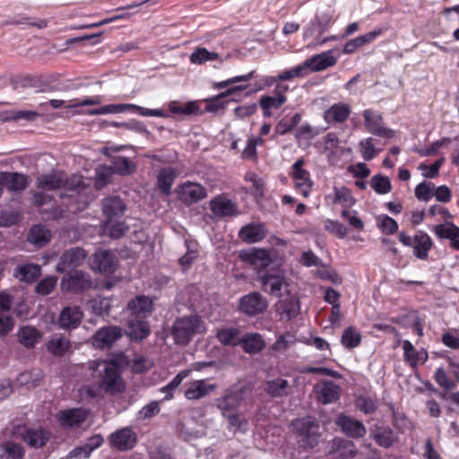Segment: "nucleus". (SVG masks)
Masks as SVG:
<instances>
[{
    "label": "nucleus",
    "mask_w": 459,
    "mask_h": 459,
    "mask_svg": "<svg viewBox=\"0 0 459 459\" xmlns=\"http://www.w3.org/2000/svg\"><path fill=\"white\" fill-rule=\"evenodd\" d=\"M221 416L228 420V423L230 428H234L236 430L242 432L247 430L248 421L239 411L230 412Z\"/></svg>",
    "instance_id": "obj_54"
},
{
    "label": "nucleus",
    "mask_w": 459,
    "mask_h": 459,
    "mask_svg": "<svg viewBox=\"0 0 459 459\" xmlns=\"http://www.w3.org/2000/svg\"><path fill=\"white\" fill-rule=\"evenodd\" d=\"M333 191V202L335 204H342V206H351L355 203V199L351 195V192L347 187H334Z\"/></svg>",
    "instance_id": "obj_57"
},
{
    "label": "nucleus",
    "mask_w": 459,
    "mask_h": 459,
    "mask_svg": "<svg viewBox=\"0 0 459 459\" xmlns=\"http://www.w3.org/2000/svg\"><path fill=\"white\" fill-rule=\"evenodd\" d=\"M176 171L172 168L161 169L157 176V186L164 195H169L171 186L176 179Z\"/></svg>",
    "instance_id": "obj_39"
},
{
    "label": "nucleus",
    "mask_w": 459,
    "mask_h": 459,
    "mask_svg": "<svg viewBox=\"0 0 459 459\" xmlns=\"http://www.w3.org/2000/svg\"><path fill=\"white\" fill-rule=\"evenodd\" d=\"M93 286L91 276L82 271H74L65 276L61 281V288L65 291L79 293Z\"/></svg>",
    "instance_id": "obj_10"
},
{
    "label": "nucleus",
    "mask_w": 459,
    "mask_h": 459,
    "mask_svg": "<svg viewBox=\"0 0 459 459\" xmlns=\"http://www.w3.org/2000/svg\"><path fill=\"white\" fill-rule=\"evenodd\" d=\"M333 23V12L330 10L316 13L304 28V39L313 38V41L320 39Z\"/></svg>",
    "instance_id": "obj_8"
},
{
    "label": "nucleus",
    "mask_w": 459,
    "mask_h": 459,
    "mask_svg": "<svg viewBox=\"0 0 459 459\" xmlns=\"http://www.w3.org/2000/svg\"><path fill=\"white\" fill-rule=\"evenodd\" d=\"M443 343L451 348L459 349V328L450 329L442 335Z\"/></svg>",
    "instance_id": "obj_63"
},
{
    "label": "nucleus",
    "mask_w": 459,
    "mask_h": 459,
    "mask_svg": "<svg viewBox=\"0 0 459 459\" xmlns=\"http://www.w3.org/2000/svg\"><path fill=\"white\" fill-rule=\"evenodd\" d=\"M238 346L246 353L257 354L265 347V342L260 333H247L241 335Z\"/></svg>",
    "instance_id": "obj_29"
},
{
    "label": "nucleus",
    "mask_w": 459,
    "mask_h": 459,
    "mask_svg": "<svg viewBox=\"0 0 459 459\" xmlns=\"http://www.w3.org/2000/svg\"><path fill=\"white\" fill-rule=\"evenodd\" d=\"M70 347V341L62 336H54L47 343L48 351L57 357L64 356Z\"/></svg>",
    "instance_id": "obj_45"
},
{
    "label": "nucleus",
    "mask_w": 459,
    "mask_h": 459,
    "mask_svg": "<svg viewBox=\"0 0 459 459\" xmlns=\"http://www.w3.org/2000/svg\"><path fill=\"white\" fill-rule=\"evenodd\" d=\"M86 256L87 254L85 250L81 247L69 248L60 255L56 264V271L63 273L70 270H74L83 264Z\"/></svg>",
    "instance_id": "obj_11"
},
{
    "label": "nucleus",
    "mask_w": 459,
    "mask_h": 459,
    "mask_svg": "<svg viewBox=\"0 0 459 459\" xmlns=\"http://www.w3.org/2000/svg\"><path fill=\"white\" fill-rule=\"evenodd\" d=\"M89 369L96 382L86 385L83 390L91 398L98 397L103 391L115 393V357L108 359H96L89 362Z\"/></svg>",
    "instance_id": "obj_2"
},
{
    "label": "nucleus",
    "mask_w": 459,
    "mask_h": 459,
    "mask_svg": "<svg viewBox=\"0 0 459 459\" xmlns=\"http://www.w3.org/2000/svg\"><path fill=\"white\" fill-rule=\"evenodd\" d=\"M267 307L266 298L257 291L244 295L238 301V310L249 317L264 314Z\"/></svg>",
    "instance_id": "obj_7"
},
{
    "label": "nucleus",
    "mask_w": 459,
    "mask_h": 459,
    "mask_svg": "<svg viewBox=\"0 0 459 459\" xmlns=\"http://www.w3.org/2000/svg\"><path fill=\"white\" fill-rule=\"evenodd\" d=\"M185 246L186 251L178 259V263L183 267V270L188 269L193 264V262L198 257L199 255L195 243L189 240H186Z\"/></svg>",
    "instance_id": "obj_48"
},
{
    "label": "nucleus",
    "mask_w": 459,
    "mask_h": 459,
    "mask_svg": "<svg viewBox=\"0 0 459 459\" xmlns=\"http://www.w3.org/2000/svg\"><path fill=\"white\" fill-rule=\"evenodd\" d=\"M300 310L299 300L295 296L288 297L276 305L277 313L288 320L296 317Z\"/></svg>",
    "instance_id": "obj_33"
},
{
    "label": "nucleus",
    "mask_w": 459,
    "mask_h": 459,
    "mask_svg": "<svg viewBox=\"0 0 459 459\" xmlns=\"http://www.w3.org/2000/svg\"><path fill=\"white\" fill-rule=\"evenodd\" d=\"M137 435L131 427L117 430V450L126 451L134 447Z\"/></svg>",
    "instance_id": "obj_38"
},
{
    "label": "nucleus",
    "mask_w": 459,
    "mask_h": 459,
    "mask_svg": "<svg viewBox=\"0 0 459 459\" xmlns=\"http://www.w3.org/2000/svg\"><path fill=\"white\" fill-rule=\"evenodd\" d=\"M124 149H129L130 154L128 156L117 155V174L126 176L130 175L136 169V163L134 160L136 158V152L131 146L117 145V153Z\"/></svg>",
    "instance_id": "obj_22"
},
{
    "label": "nucleus",
    "mask_w": 459,
    "mask_h": 459,
    "mask_svg": "<svg viewBox=\"0 0 459 459\" xmlns=\"http://www.w3.org/2000/svg\"><path fill=\"white\" fill-rule=\"evenodd\" d=\"M56 417L65 427L79 426L86 420V411L77 408L64 410L60 411Z\"/></svg>",
    "instance_id": "obj_34"
},
{
    "label": "nucleus",
    "mask_w": 459,
    "mask_h": 459,
    "mask_svg": "<svg viewBox=\"0 0 459 459\" xmlns=\"http://www.w3.org/2000/svg\"><path fill=\"white\" fill-rule=\"evenodd\" d=\"M169 108L173 114L189 116L201 113L200 108L196 101H188L182 104L178 101L173 100L169 103Z\"/></svg>",
    "instance_id": "obj_46"
},
{
    "label": "nucleus",
    "mask_w": 459,
    "mask_h": 459,
    "mask_svg": "<svg viewBox=\"0 0 459 459\" xmlns=\"http://www.w3.org/2000/svg\"><path fill=\"white\" fill-rule=\"evenodd\" d=\"M433 242L430 237L424 231L419 230L413 237V255L420 260H426L429 251L432 248Z\"/></svg>",
    "instance_id": "obj_28"
},
{
    "label": "nucleus",
    "mask_w": 459,
    "mask_h": 459,
    "mask_svg": "<svg viewBox=\"0 0 459 459\" xmlns=\"http://www.w3.org/2000/svg\"><path fill=\"white\" fill-rule=\"evenodd\" d=\"M258 281L264 292L275 297L281 296L282 288L286 285L284 272L278 266L260 273Z\"/></svg>",
    "instance_id": "obj_6"
},
{
    "label": "nucleus",
    "mask_w": 459,
    "mask_h": 459,
    "mask_svg": "<svg viewBox=\"0 0 459 459\" xmlns=\"http://www.w3.org/2000/svg\"><path fill=\"white\" fill-rule=\"evenodd\" d=\"M152 300L145 296H138L127 306V313L131 317L146 319L152 313Z\"/></svg>",
    "instance_id": "obj_21"
},
{
    "label": "nucleus",
    "mask_w": 459,
    "mask_h": 459,
    "mask_svg": "<svg viewBox=\"0 0 459 459\" xmlns=\"http://www.w3.org/2000/svg\"><path fill=\"white\" fill-rule=\"evenodd\" d=\"M0 182L10 191H23L28 186L27 177L19 173L3 172L0 174Z\"/></svg>",
    "instance_id": "obj_37"
},
{
    "label": "nucleus",
    "mask_w": 459,
    "mask_h": 459,
    "mask_svg": "<svg viewBox=\"0 0 459 459\" xmlns=\"http://www.w3.org/2000/svg\"><path fill=\"white\" fill-rule=\"evenodd\" d=\"M351 113V106L338 102L332 105L324 112V119L327 124H342L345 122Z\"/></svg>",
    "instance_id": "obj_25"
},
{
    "label": "nucleus",
    "mask_w": 459,
    "mask_h": 459,
    "mask_svg": "<svg viewBox=\"0 0 459 459\" xmlns=\"http://www.w3.org/2000/svg\"><path fill=\"white\" fill-rule=\"evenodd\" d=\"M41 274V267L34 264L19 265L15 268L14 276L22 281L33 282Z\"/></svg>",
    "instance_id": "obj_41"
},
{
    "label": "nucleus",
    "mask_w": 459,
    "mask_h": 459,
    "mask_svg": "<svg viewBox=\"0 0 459 459\" xmlns=\"http://www.w3.org/2000/svg\"><path fill=\"white\" fill-rule=\"evenodd\" d=\"M266 236V230L262 224L249 223L243 226L239 232V238L248 244H254L261 241Z\"/></svg>",
    "instance_id": "obj_27"
},
{
    "label": "nucleus",
    "mask_w": 459,
    "mask_h": 459,
    "mask_svg": "<svg viewBox=\"0 0 459 459\" xmlns=\"http://www.w3.org/2000/svg\"><path fill=\"white\" fill-rule=\"evenodd\" d=\"M205 331V324L197 315L184 316L175 319L170 333L177 345L186 346L195 335Z\"/></svg>",
    "instance_id": "obj_3"
},
{
    "label": "nucleus",
    "mask_w": 459,
    "mask_h": 459,
    "mask_svg": "<svg viewBox=\"0 0 459 459\" xmlns=\"http://www.w3.org/2000/svg\"><path fill=\"white\" fill-rule=\"evenodd\" d=\"M129 368L133 373L141 374L147 370L145 359L142 356H134V351L126 354L123 351H117V371L120 368Z\"/></svg>",
    "instance_id": "obj_14"
},
{
    "label": "nucleus",
    "mask_w": 459,
    "mask_h": 459,
    "mask_svg": "<svg viewBox=\"0 0 459 459\" xmlns=\"http://www.w3.org/2000/svg\"><path fill=\"white\" fill-rule=\"evenodd\" d=\"M435 381L437 385L446 390H453L456 387V382L450 379L443 368H438L435 372Z\"/></svg>",
    "instance_id": "obj_62"
},
{
    "label": "nucleus",
    "mask_w": 459,
    "mask_h": 459,
    "mask_svg": "<svg viewBox=\"0 0 459 459\" xmlns=\"http://www.w3.org/2000/svg\"><path fill=\"white\" fill-rule=\"evenodd\" d=\"M359 146L360 148L362 158L368 161L374 159L378 152L382 151V149H377L375 147V139L372 137L362 139L359 142Z\"/></svg>",
    "instance_id": "obj_52"
},
{
    "label": "nucleus",
    "mask_w": 459,
    "mask_h": 459,
    "mask_svg": "<svg viewBox=\"0 0 459 459\" xmlns=\"http://www.w3.org/2000/svg\"><path fill=\"white\" fill-rule=\"evenodd\" d=\"M247 391L245 386L230 387L221 397L215 399L214 405L221 415L238 411V408L247 398Z\"/></svg>",
    "instance_id": "obj_5"
},
{
    "label": "nucleus",
    "mask_w": 459,
    "mask_h": 459,
    "mask_svg": "<svg viewBox=\"0 0 459 459\" xmlns=\"http://www.w3.org/2000/svg\"><path fill=\"white\" fill-rule=\"evenodd\" d=\"M114 174L112 167H101L96 170L95 187L98 190L105 187L109 182Z\"/></svg>",
    "instance_id": "obj_56"
},
{
    "label": "nucleus",
    "mask_w": 459,
    "mask_h": 459,
    "mask_svg": "<svg viewBox=\"0 0 459 459\" xmlns=\"http://www.w3.org/2000/svg\"><path fill=\"white\" fill-rule=\"evenodd\" d=\"M308 74L307 64L301 63L290 69L284 70L277 75L280 81H288L297 77H305Z\"/></svg>",
    "instance_id": "obj_55"
},
{
    "label": "nucleus",
    "mask_w": 459,
    "mask_h": 459,
    "mask_svg": "<svg viewBox=\"0 0 459 459\" xmlns=\"http://www.w3.org/2000/svg\"><path fill=\"white\" fill-rule=\"evenodd\" d=\"M218 58L219 55L216 52L209 51L205 48H197L189 56L190 62L194 65H203Z\"/></svg>",
    "instance_id": "obj_47"
},
{
    "label": "nucleus",
    "mask_w": 459,
    "mask_h": 459,
    "mask_svg": "<svg viewBox=\"0 0 459 459\" xmlns=\"http://www.w3.org/2000/svg\"><path fill=\"white\" fill-rule=\"evenodd\" d=\"M27 239L30 243L42 247L50 241L51 232L43 225H36L30 229Z\"/></svg>",
    "instance_id": "obj_42"
},
{
    "label": "nucleus",
    "mask_w": 459,
    "mask_h": 459,
    "mask_svg": "<svg viewBox=\"0 0 459 459\" xmlns=\"http://www.w3.org/2000/svg\"><path fill=\"white\" fill-rule=\"evenodd\" d=\"M317 399L324 404L333 403L339 399L340 386L332 380H325L315 386Z\"/></svg>",
    "instance_id": "obj_24"
},
{
    "label": "nucleus",
    "mask_w": 459,
    "mask_h": 459,
    "mask_svg": "<svg viewBox=\"0 0 459 459\" xmlns=\"http://www.w3.org/2000/svg\"><path fill=\"white\" fill-rule=\"evenodd\" d=\"M102 211L105 220L102 221L103 234L115 237V198L108 197L102 202Z\"/></svg>",
    "instance_id": "obj_26"
},
{
    "label": "nucleus",
    "mask_w": 459,
    "mask_h": 459,
    "mask_svg": "<svg viewBox=\"0 0 459 459\" xmlns=\"http://www.w3.org/2000/svg\"><path fill=\"white\" fill-rule=\"evenodd\" d=\"M41 337L40 332L30 325L22 326L17 332L19 342L27 349H33Z\"/></svg>",
    "instance_id": "obj_36"
},
{
    "label": "nucleus",
    "mask_w": 459,
    "mask_h": 459,
    "mask_svg": "<svg viewBox=\"0 0 459 459\" xmlns=\"http://www.w3.org/2000/svg\"><path fill=\"white\" fill-rule=\"evenodd\" d=\"M287 101L286 96H262L260 98L259 105L263 109V115L264 117H270L272 116L271 109L280 108Z\"/></svg>",
    "instance_id": "obj_44"
},
{
    "label": "nucleus",
    "mask_w": 459,
    "mask_h": 459,
    "mask_svg": "<svg viewBox=\"0 0 459 459\" xmlns=\"http://www.w3.org/2000/svg\"><path fill=\"white\" fill-rule=\"evenodd\" d=\"M433 231L439 238H459V228L452 222L436 225Z\"/></svg>",
    "instance_id": "obj_50"
},
{
    "label": "nucleus",
    "mask_w": 459,
    "mask_h": 459,
    "mask_svg": "<svg viewBox=\"0 0 459 459\" xmlns=\"http://www.w3.org/2000/svg\"><path fill=\"white\" fill-rule=\"evenodd\" d=\"M188 376V371H181L173 379L160 388L161 393H165V400H170L173 398V391L178 388L182 383L183 379H185Z\"/></svg>",
    "instance_id": "obj_58"
},
{
    "label": "nucleus",
    "mask_w": 459,
    "mask_h": 459,
    "mask_svg": "<svg viewBox=\"0 0 459 459\" xmlns=\"http://www.w3.org/2000/svg\"><path fill=\"white\" fill-rule=\"evenodd\" d=\"M250 263L257 270L258 275L264 273L266 270L275 268L271 254L266 249H255L250 254Z\"/></svg>",
    "instance_id": "obj_31"
},
{
    "label": "nucleus",
    "mask_w": 459,
    "mask_h": 459,
    "mask_svg": "<svg viewBox=\"0 0 459 459\" xmlns=\"http://www.w3.org/2000/svg\"><path fill=\"white\" fill-rule=\"evenodd\" d=\"M215 385L206 384L205 380H196L190 383L185 391V396L188 400H197L204 397L209 393L214 391Z\"/></svg>",
    "instance_id": "obj_35"
},
{
    "label": "nucleus",
    "mask_w": 459,
    "mask_h": 459,
    "mask_svg": "<svg viewBox=\"0 0 459 459\" xmlns=\"http://www.w3.org/2000/svg\"><path fill=\"white\" fill-rule=\"evenodd\" d=\"M304 160L299 159L291 167V175L295 181V188L304 196L308 197L313 186L310 174L303 169Z\"/></svg>",
    "instance_id": "obj_12"
},
{
    "label": "nucleus",
    "mask_w": 459,
    "mask_h": 459,
    "mask_svg": "<svg viewBox=\"0 0 459 459\" xmlns=\"http://www.w3.org/2000/svg\"><path fill=\"white\" fill-rule=\"evenodd\" d=\"M247 87L248 84H239L227 89L224 92H221L215 98L211 99L206 104L205 110L208 112H217L222 109L224 108V102L222 99L226 97H233V100L238 101L239 99L235 98V96L238 95L241 91L247 90Z\"/></svg>",
    "instance_id": "obj_23"
},
{
    "label": "nucleus",
    "mask_w": 459,
    "mask_h": 459,
    "mask_svg": "<svg viewBox=\"0 0 459 459\" xmlns=\"http://www.w3.org/2000/svg\"><path fill=\"white\" fill-rule=\"evenodd\" d=\"M210 209L216 217L220 218L238 214L237 204L223 195H218L211 200Z\"/></svg>",
    "instance_id": "obj_20"
},
{
    "label": "nucleus",
    "mask_w": 459,
    "mask_h": 459,
    "mask_svg": "<svg viewBox=\"0 0 459 459\" xmlns=\"http://www.w3.org/2000/svg\"><path fill=\"white\" fill-rule=\"evenodd\" d=\"M361 342V335L356 328L350 326L346 328L342 334L341 342L347 349L358 347Z\"/></svg>",
    "instance_id": "obj_49"
},
{
    "label": "nucleus",
    "mask_w": 459,
    "mask_h": 459,
    "mask_svg": "<svg viewBox=\"0 0 459 459\" xmlns=\"http://www.w3.org/2000/svg\"><path fill=\"white\" fill-rule=\"evenodd\" d=\"M240 337V330L237 327H223L217 329L216 338L225 346H238Z\"/></svg>",
    "instance_id": "obj_40"
},
{
    "label": "nucleus",
    "mask_w": 459,
    "mask_h": 459,
    "mask_svg": "<svg viewBox=\"0 0 459 459\" xmlns=\"http://www.w3.org/2000/svg\"><path fill=\"white\" fill-rule=\"evenodd\" d=\"M333 49L327 50L305 60L303 63L307 64V73L320 72L334 65L337 62V58L333 56Z\"/></svg>",
    "instance_id": "obj_19"
},
{
    "label": "nucleus",
    "mask_w": 459,
    "mask_h": 459,
    "mask_svg": "<svg viewBox=\"0 0 459 459\" xmlns=\"http://www.w3.org/2000/svg\"><path fill=\"white\" fill-rule=\"evenodd\" d=\"M91 342L96 349H109L115 342V326L99 329L91 337Z\"/></svg>",
    "instance_id": "obj_32"
},
{
    "label": "nucleus",
    "mask_w": 459,
    "mask_h": 459,
    "mask_svg": "<svg viewBox=\"0 0 459 459\" xmlns=\"http://www.w3.org/2000/svg\"><path fill=\"white\" fill-rule=\"evenodd\" d=\"M370 186L378 195H385L392 189L389 178L381 174H377L371 178Z\"/></svg>",
    "instance_id": "obj_51"
},
{
    "label": "nucleus",
    "mask_w": 459,
    "mask_h": 459,
    "mask_svg": "<svg viewBox=\"0 0 459 459\" xmlns=\"http://www.w3.org/2000/svg\"><path fill=\"white\" fill-rule=\"evenodd\" d=\"M336 424L347 437L351 438L363 437L367 432L361 421L344 414L338 416Z\"/></svg>",
    "instance_id": "obj_15"
},
{
    "label": "nucleus",
    "mask_w": 459,
    "mask_h": 459,
    "mask_svg": "<svg viewBox=\"0 0 459 459\" xmlns=\"http://www.w3.org/2000/svg\"><path fill=\"white\" fill-rule=\"evenodd\" d=\"M82 312L77 306L64 307L57 319L59 328L71 330L79 326L82 318Z\"/></svg>",
    "instance_id": "obj_16"
},
{
    "label": "nucleus",
    "mask_w": 459,
    "mask_h": 459,
    "mask_svg": "<svg viewBox=\"0 0 459 459\" xmlns=\"http://www.w3.org/2000/svg\"><path fill=\"white\" fill-rule=\"evenodd\" d=\"M292 426L298 435L299 446L304 449L314 448L319 443V424L311 417L294 420Z\"/></svg>",
    "instance_id": "obj_4"
},
{
    "label": "nucleus",
    "mask_w": 459,
    "mask_h": 459,
    "mask_svg": "<svg viewBox=\"0 0 459 459\" xmlns=\"http://www.w3.org/2000/svg\"><path fill=\"white\" fill-rule=\"evenodd\" d=\"M36 184L40 190L33 195V204L37 206L50 201V195L45 191H58L59 197L63 199L62 205L72 213L83 211L94 199L90 186H86L82 176L76 174L68 176L62 170H52L39 176Z\"/></svg>",
    "instance_id": "obj_1"
},
{
    "label": "nucleus",
    "mask_w": 459,
    "mask_h": 459,
    "mask_svg": "<svg viewBox=\"0 0 459 459\" xmlns=\"http://www.w3.org/2000/svg\"><path fill=\"white\" fill-rule=\"evenodd\" d=\"M357 408L366 414L374 412L377 407V402L367 396H359L356 401Z\"/></svg>",
    "instance_id": "obj_64"
},
{
    "label": "nucleus",
    "mask_w": 459,
    "mask_h": 459,
    "mask_svg": "<svg viewBox=\"0 0 459 459\" xmlns=\"http://www.w3.org/2000/svg\"><path fill=\"white\" fill-rule=\"evenodd\" d=\"M57 278L48 276L42 279L35 287V291L42 296H47L52 292L56 286Z\"/></svg>",
    "instance_id": "obj_60"
},
{
    "label": "nucleus",
    "mask_w": 459,
    "mask_h": 459,
    "mask_svg": "<svg viewBox=\"0 0 459 459\" xmlns=\"http://www.w3.org/2000/svg\"><path fill=\"white\" fill-rule=\"evenodd\" d=\"M375 441L382 447L388 448L396 442L394 431L390 428H383L374 435Z\"/></svg>",
    "instance_id": "obj_53"
},
{
    "label": "nucleus",
    "mask_w": 459,
    "mask_h": 459,
    "mask_svg": "<svg viewBox=\"0 0 459 459\" xmlns=\"http://www.w3.org/2000/svg\"><path fill=\"white\" fill-rule=\"evenodd\" d=\"M179 199L186 204H195L207 196L206 189L199 183L187 181L178 186Z\"/></svg>",
    "instance_id": "obj_13"
},
{
    "label": "nucleus",
    "mask_w": 459,
    "mask_h": 459,
    "mask_svg": "<svg viewBox=\"0 0 459 459\" xmlns=\"http://www.w3.org/2000/svg\"><path fill=\"white\" fill-rule=\"evenodd\" d=\"M434 184L431 182H422L415 187V196L423 202H428L433 195Z\"/></svg>",
    "instance_id": "obj_61"
},
{
    "label": "nucleus",
    "mask_w": 459,
    "mask_h": 459,
    "mask_svg": "<svg viewBox=\"0 0 459 459\" xmlns=\"http://www.w3.org/2000/svg\"><path fill=\"white\" fill-rule=\"evenodd\" d=\"M301 121V116L299 113L294 114L290 120H281L280 121L276 127L275 131L278 134H285L290 131H292Z\"/></svg>",
    "instance_id": "obj_59"
},
{
    "label": "nucleus",
    "mask_w": 459,
    "mask_h": 459,
    "mask_svg": "<svg viewBox=\"0 0 459 459\" xmlns=\"http://www.w3.org/2000/svg\"><path fill=\"white\" fill-rule=\"evenodd\" d=\"M49 435L43 429H30L23 436V440L33 448H39L46 445Z\"/></svg>",
    "instance_id": "obj_43"
},
{
    "label": "nucleus",
    "mask_w": 459,
    "mask_h": 459,
    "mask_svg": "<svg viewBox=\"0 0 459 459\" xmlns=\"http://www.w3.org/2000/svg\"><path fill=\"white\" fill-rule=\"evenodd\" d=\"M265 394L271 398H282L292 394L293 386L282 377L267 380L264 388Z\"/></svg>",
    "instance_id": "obj_18"
},
{
    "label": "nucleus",
    "mask_w": 459,
    "mask_h": 459,
    "mask_svg": "<svg viewBox=\"0 0 459 459\" xmlns=\"http://www.w3.org/2000/svg\"><path fill=\"white\" fill-rule=\"evenodd\" d=\"M92 268L100 273L111 275L115 273V257L109 251H100L94 254Z\"/></svg>",
    "instance_id": "obj_30"
},
{
    "label": "nucleus",
    "mask_w": 459,
    "mask_h": 459,
    "mask_svg": "<svg viewBox=\"0 0 459 459\" xmlns=\"http://www.w3.org/2000/svg\"><path fill=\"white\" fill-rule=\"evenodd\" d=\"M126 334L131 341H142L150 333V326L145 319L128 316Z\"/></svg>",
    "instance_id": "obj_17"
},
{
    "label": "nucleus",
    "mask_w": 459,
    "mask_h": 459,
    "mask_svg": "<svg viewBox=\"0 0 459 459\" xmlns=\"http://www.w3.org/2000/svg\"><path fill=\"white\" fill-rule=\"evenodd\" d=\"M364 126L368 132L378 137L390 139L394 136V131L384 126L381 114L373 109H365L362 113Z\"/></svg>",
    "instance_id": "obj_9"
}]
</instances>
